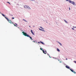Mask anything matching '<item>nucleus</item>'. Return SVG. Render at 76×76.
Returning <instances> with one entry per match:
<instances>
[{
  "label": "nucleus",
  "instance_id": "2eb2a0df",
  "mask_svg": "<svg viewBox=\"0 0 76 76\" xmlns=\"http://www.w3.org/2000/svg\"><path fill=\"white\" fill-rule=\"evenodd\" d=\"M23 20H24V21H25V22H27V21L26 20H25L24 19H23Z\"/></svg>",
  "mask_w": 76,
  "mask_h": 76
},
{
  "label": "nucleus",
  "instance_id": "aec40b11",
  "mask_svg": "<svg viewBox=\"0 0 76 76\" xmlns=\"http://www.w3.org/2000/svg\"><path fill=\"white\" fill-rule=\"evenodd\" d=\"M14 26H15L17 27V26L16 25H15V24H14Z\"/></svg>",
  "mask_w": 76,
  "mask_h": 76
},
{
  "label": "nucleus",
  "instance_id": "f8f14e48",
  "mask_svg": "<svg viewBox=\"0 0 76 76\" xmlns=\"http://www.w3.org/2000/svg\"><path fill=\"white\" fill-rule=\"evenodd\" d=\"M58 42L60 45L61 46V45H62L61 44V43H60V42Z\"/></svg>",
  "mask_w": 76,
  "mask_h": 76
},
{
  "label": "nucleus",
  "instance_id": "1a4fd4ad",
  "mask_svg": "<svg viewBox=\"0 0 76 76\" xmlns=\"http://www.w3.org/2000/svg\"><path fill=\"white\" fill-rule=\"evenodd\" d=\"M66 68H67V69H70V67L69 66H66Z\"/></svg>",
  "mask_w": 76,
  "mask_h": 76
},
{
  "label": "nucleus",
  "instance_id": "f704fd0d",
  "mask_svg": "<svg viewBox=\"0 0 76 76\" xmlns=\"http://www.w3.org/2000/svg\"><path fill=\"white\" fill-rule=\"evenodd\" d=\"M66 60H67V58H66Z\"/></svg>",
  "mask_w": 76,
  "mask_h": 76
},
{
  "label": "nucleus",
  "instance_id": "2f4dec72",
  "mask_svg": "<svg viewBox=\"0 0 76 76\" xmlns=\"http://www.w3.org/2000/svg\"><path fill=\"white\" fill-rule=\"evenodd\" d=\"M61 61L60 62V63H61Z\"/></svg>",
  "mask_w": 76,
  "mask_h": 76
},
{
  "label": "nucleus",
  "instance_id": "dca6fc26",
  "mask_svg": "<svg viewBox=\"0 0 76 76\" xmlns=\"http://www.w3.org/2000/svg\"><path fill=\"white\" fill-rule=\"evenodd\" d=\"M40 28H41V29H44V28H43L42 27L40 26Z\"/></svg>",
  "mask_w": 76,
  "mask_h": 76
},
{
  "label": "nucleus",
  "instance_id": "f03ea898",
  "mask_svg": "<svg viewBox=\"0 0 76 76\" xmlns=\"http://www.w3.org/2000/svg\"><path fill=\"white\" fill-rule=\"evenodd\" d=\"M66 1H69V3H71L72 4H73V5H74V6H75V3L73 1H72L70 0H65Z\"/></svg>",
  "mask_w": 76,
  "mask_h": 76
},
{
  "label": "nucleus",
  "instance_id": "a878e982",
  "mask_svg": "<svg viewBox=\"0 0 76 76\" xmlns=\"http://www.w3.org/2000/svg\"><path fill=\"white\" fill-rule=\"evenodd\" d=\"M38 42V43L39 44H40V42Z\"/></svg>",
  "mask_w": 76,
  "mask_h": 76
},
{
  "label": "nucleus",
  "instance_id": "473e14b6",
  "mask_svg": "<svg viewBox=\"0 0 76 76\" xmlns=\"http://www.w3.org/2000/svg\"><path fill=\"white\" fill-rule=\"evenodd\" d=\"M12 16H13V15H11Z\"/></svg>",
  "mask_w": 76,
  "mask_h": 76
},
{
  "label": "nucleus",
  "instance_id": "0eeeda50",
  "mask_svg": "<svg viewBox=\"0 0 76 76\" xmlns=\"http://www.w3.org/2000/svg\"><path fill=\"white\" fill-rule=\"evenodd\" d=\"M31 34H32V35H34V32H33V31H32V30H31Z\"/></svg>",
  "mask_w": 76,
  "mask_h": 76
},
{
  "label": "nucleus",
  "instance_id": "5701e85b",
  "mask_svg": "<svg viewBox=\"0 0 76 76\" xmlns=\"http://www.w3.org/2000/svg\"><path fill=\"white\" fill-rule=\"evenodd\" d=\"M69 10H70V7L69 8Z\"/></svg>",
  "mask_w": 76,
  "mask_h": 76
},
{
  "label": "nucleus",
  "instance_id": "393cba45",
  "mask_svg": "<svg viewBox=\"0 0 76 76\" xmlns=\"http://www.w3.org/2000/svg\"><path fill=\"white\" fill-rule=\"evenodd\" d=\"M48 56H50V55H49V54H48Z\"/></svg>",
  "mask_w": 76,
  "mask_h": 76
},
{
  "label": "nucleus",
  "instance_id": "ddd939ff",
  "mask_svg": "<svg viewBox=\"0 0 76 76\" xmlns=\"http://www.w3.org/2000/svg\"><path fill=\"white\" fill-rule=\"evenodd\" d=\"M39 30H40V31H43V29H41L40 28H39Z\"/></svg>",
  "mask_w": 76,
  "mask_h": 76
},
{
  "label": "nucleus",
  "instance_id": "f3484780",
  "mask_svg": "<svg viewBox=\"0 0 76 76\" xmlns=\"http://www.w3.org/2000/svg\"><path fill=\"white\" fill-rule=\"evenodd\" d=\"M7 3H9L10 4H10V3L9 2H7Z\"/></svg>",
  "mask_w": 76,
  "mask_h": 76
},
{
  "label": "nucleus",
  "instance_id": "cd10ccee",
  "mask_svg": "<svg viewBox=\"0 0 76 76\" xmlns=\"http://www.w3.org/2000/svg\"><path fill=\"white\" fill-rule=\"evenodd\" d=\"M49 57H50V58H51V57H50V56H49Z\"/></svg>",
  "mask_w": 76,
  "mask_h": 76
},
{
  "label": "nucleus",
  "instance_id": "f257e3e1",
  "mask_svg": "<svg viewBox=\"0 0 76 76\" xmlns=\"http://www.w3.org/2000/svg\"><path fill=\"white\" fill-rule=\"evenodd\" d=\"M22 33L23 34V35H24V36L27 37H29L30 38H32V37L29 36V35L27 34L26 33H25V31L22 32Z\"/></svg>",
  "mask_w": 76,
  "mask_h": 76
},
{
  "label": "nucleus",
  "instance_id": "6ab92c4d",
  "mask_svg": "<svg viewBox=\"0 0 76 76\" xmlns=\"http://www.w3.org/2000/svg\"><path fill=\"white\" fill-rule=\"evenodd\" d=\"M31 1H35L34 0H29Z\"/></svg>",
  "mask_w": 76,
  "mask_h": 76
},
{
  "label": "nucleus",
  "instance_id": "6e6552de",
  "mask_svg": "<svg viewBox=\"0 0 76 76\" xmlns=\"http://www.w3.org/2000/svg\"><path fill=\"white\" fill-rule=\"evenodd\" d=\"M0 13L1 14V15H2V16H3L4 17V18H5V17H6V16H5V15H4V14L1 13V12H0Z\"/></svg>",
  "mask_w": 76,
  "mask_h": 76
},
{
  "label": "nucleus",
  "instance_id": "39448f33",
  "mask_svg": "<svg viewBox=\"0 0 76 76\" xmlns=\"http://www.w3.org/2000/svg\"><path fill=\"white\" fill-rule=\"evenodd\" d=\"M40 50H42V51L43 53H44V54H47V51H44V50H42V48H40Z\"/></svg>",
  "mask_w": 76,
  "mask_h": 76
},
{
  "label": "nucleus",
  "instance_id": "b1692460",
  "mask_svg": "<svg viewBox=\"0 0 76 76\" xmlns=\"http://www.w3.org/2000/svg\"><path fill=\"white\" fill-rule=\"evenodd\" d=\"M72 29H73V30H74V28H72Z\"/></svg>",
  "mask_w": 76,
  "mask_h": 76
},
{
  "label": "nucleus",
  "instance_id": "423d86ee",
  "mask_svg": "<svg viewBox=\"0 0 76 76\" xmlns=\"http://www.w3.org/2000/svg\"><path fill=\"white\" fill-rule=\"evenodd\" d=\"M70 70H71V72H73L74 73H76V72H75L73 70L71 69H69Z\"/></svg>",
  "mask_w": 76,
  "mask_h": 76
},
{
  "label": "nucleus",
  "instance_id": "e433bc0d",
  "mask_svg": "<svg viewBox=\"0 0 76 76\" xmlns=\"http://www.w3.org/2000/svg\"><path fill=\"white\" fill-rule=\"evenodd\" d=\"M46 23H47V22H46Z\"/></svg>",
  "mask_w": 76,
  "mask_h": 76
},
{
  "label": "nucleus",
  "instance_id": "a211bd4d",
  "mask_svg": "<svg viewBox=\"0 0 76 76\" xmlns=\"http://www.w3.org/2000/svg\"><path fill=\"white\" fill-rule=\"evenodd\" d=\"M73 28H76V27H75V26H73Z\"/></svg>",
  "mask_w": 76,
  "mask_h": 76
},
{
  "label": "nucleus",
  "instance_id": "4468645a",
  "mask_svg": "<svg viewBox=\"0 0 76 76\" xmlns=\"http://www.w3.org/2000/svg\"><path fill=\"white\" fill-rule=\"evenodd\" d=\"M57 51H58V52H60V50H59L58 48L57 49Z\"/></svg>",
  "mask_w": 76,
  "mask_h": 76
},
{
  "label": "nucleus",
  "instance_id": "bb28decb",
  "mask_svg": "<svg viewBox=\"0 0 76 76\" xmlns=\"http://www.w3.org/2000/svg\"><path fill=\"white\" fill-rule=\"evenodd\" d=\"M15 25H18V24L17 23H15Z\"/></svg>",
  "mask_w": 76,
  "mask_h": 76
},
{
  "label": "nucleus",
  "instance_id": "9d476101",
  "mask_svg": "<svg viewBox=\"0 0 76 76\" xmlns=\"http://www.w3.org/2000/svg\"><path fill=\"white\" fill-rule=\"evenodd\" d=\"M40 43H41L42 44H43V45H44L45 44H44V43L43 42H42L41 41H40Z\"/></svg>",
  "mask_w": 76,
  "mask_h": 76
},
{
  "label": "nucleus",
  "instance_id": "9b49d317",
  "mask_svg": "<svg viewBox=\"0 0 76 76\" xmlns=\"http://www.w3.org/2000/svg\"><path fill=\"white\" fill-rule=\"evenodd\" d=\"M64 20V22H65V23H68V22H67V21L66 20Z\"/></svg>",
  "mask_w": 76,
  "mask_h": 76
},
{
  "label": "nucleus",
  "instance_id": "c9c22d12",
  "mask_svg": "<svg viewBox=\"0 0 76 76\" xmlns=\"http://www.w3.org/2000/svg\"><path fill=\"white\" fill-rule=\"evenodd\" d=\"M58 60L59 61H60V60Z\"/></svg>",
  "mask_w": 76,
  "mask_h": 76
},
{
  "label": "nucleus",
  "instance_id": "20e7f679",
  "mask_svg": "<svg viewBox=\"0 0 76 76\" xmlns=\"http://www.w3.org/2000/svg\"><path fill=\"white\" fill-rule=\"evenodd\" d=\"M5 19H7V21H8V22L9 23H13L12 22L11 23V20H9V19H8V18H7L6 17H5Z\"/></svg>",
  "mask_w": 76,
  "mask_h": 76
},
{
  "label": "nucleus",
  "instance_id": "7ed1b4c3",
  "mask_svg": "<svg viewBox=\"0 0 76 76\" xmlns=\"http://www.w3.org/2000/svg\"><path fill=\"white\" fill-rule=\"evenodd\" d=\"M24 7H25V8H26V9H29V10L31 9V8H30L29 6L27 5L24 6Z\"/></svg>",
  "mask_w": 76,
  "mask_h": 76
},
{
  "label": "nucleus",
  "instance_id": "c85d7f7f",
  "mask_svg": "<svg viewBox=\"0 0 76 76\" xmlns=\"http://www.w3.org/2000/svg\"><path fill=\"white\" fill-rule=\"evenodd\" d=\"M33 42H35V41H33Z\"/></svg>",
  "mask_w": 76,
  "mask_h": 76
},
{
  "label": "nucleus",
  "instance_id": "7c9ffc66",
  "mask_svg": "<svg viewBox=\"0 0 76 76\" xmlns=\"http://www.w3.org/2000/svg\"><path fill=\"white\" fill-rule=\"evenodd\" d=\"M29 26V27H30V28H31V26Z\"/></svg>",
  "mask_w": 76,
  "mask_h": 76
},
{
  "label": "nucleus",
  "instance_id": "c756f323",
  "mask_svg": "<svg viewBox=\"0 0 76 76\" xmlns=\"http://www.w3.org/2000/svg\"><path fill=\"white\" fill-rule=\"evenodd\" d=\"M33 27H35V26H33Z\"/></svg>",
  "mask_w": 76,
  "mask_h": 76
},
{
  "label": "nucleus",
  "instance_id": "4be33fe9",
  "mask_svg": "<svg viewBox=\"0 0 76 76\" xmlns=\"http://www.w3.org/2000/svg\"><path fill=\"white\" fill-rule=\"evenodd\" d=\"M42 31H43L44 32H45V30H42Z\"/></svg>",
  "mask_w": 76,
  "mask_h": 76
},
{
  "label": "nucleus",
  "instance_id": "412c9836",
  "mask_svg": "<svg viewBox=\"0 0 76 76\" xmlns=\"http://www.w3.org/2000/svg\"><path fill=\"white\" fill-rule=\"evenodd\" d=\"M12 19H15V18L14 17H12Z\"/></svg>",
  "mask_w": 76,
  "mask_h": 76
},
{
  "label": "nucleus",
  "instance_id": "72a5a7b5",
  "mask_svg": "<svg viewBox=\"0 0 76 76\" xmlns=\"http://www.w3.org/2000/svg\"><path fill=\"white\" fill-rule=\"evenodd\" d=\"M31 39L32 40V39L31 38Z\"/></svg>",
  "mask_w": 76,
  "mask_h": 76
}]
</instances>
